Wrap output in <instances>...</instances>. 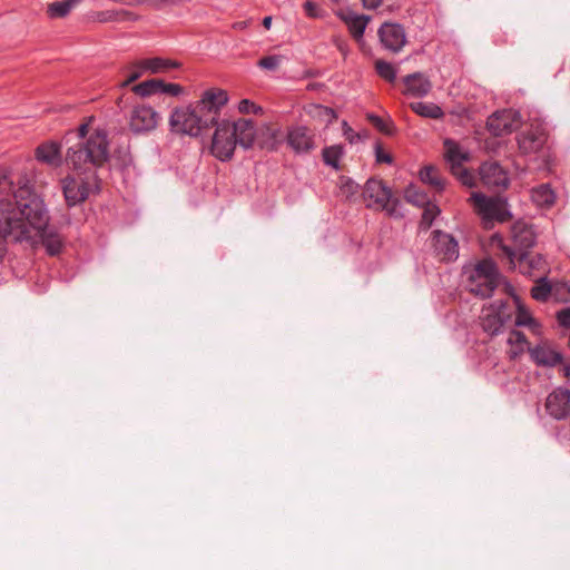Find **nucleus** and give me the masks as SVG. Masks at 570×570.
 <instances>
[{
  "instance_id": "nucleus-23",
  "label": "nucleus",
  "mask_w": 570,
  "mask_h": 570,
  "mask_svg": "<svg viewBox=\"0 0 570 570\" xmlns=\"http://www.w3.org/2000/svg\"><path fill=\"white\" fill-rule=\"evenodd\" d=\"M229 127L235 138H237V145L245 149L253 147L255 140V124L249 119H238L237 121H229Z\"/></svg>"
},
{
  "instance_id": "nucleus-3",
  "label": "nucleus",
  "mask_w": 570,
  "mask_h": 570,
  "mask_svg": "<svg viewBox=\"0 0 570 570\" xmlns=\"http://www.w3.org/2000/svg\"><path fill=\"white\" fill-rule=\"evenodd\" d=\"M511 240L512 246L507 245L498 233L490 237V247L497 257L512 271L517 268V255L529 252L537 244L534 226L523 220L515 222L511 227Z\"/></svg>"
},
{
  "instance_id": "nucleus-26",
  "label": "nucleus",
  "mask_w": 570,
  "mask_h": 570,
  "mask_svg": "<svg viewBox=\"0 0 570 570\" xmlns=\"http://www.w3.org/2000/svg\"><path fill=\"white\" fill-rule=\"evenodd\" d=\"M499 282L488 279L480 277V279H476V277L469 276L468 279V287L471 293H473L476 296H480L481 298H488L491 297L494 289L498 287Z\"/></svg>"
},
{
  "instance_id": "nucleus-42",
  "label": "nucleus",
  "mask_w": 570,
  "mask_h": 570,
  "mask_svg": "<svg viewBox=\"0 0 570 570\" xmlns=\"http://www.w3.org/2000/svg\"><path fill=\"white\" fill-rule=\"evenodd\" d=\"M375 69H376L377 75L381 78H383L384 80H386L389 82H394L395 81V79H396V69H395V67L392 63L386 62L384 60H379L375 63Z\"/></svg>"
},
{
  "instance_id": "nucleus-11",
  "label": "nucleus",
  "mask_w": 570,
  "mask_h": 570,
  "mask_svg": "<svg viewBox=\"0 0 570 570\" xmlns=\"http://www.w3.org/2000/svg\"><path fill=\"white\" fill-rule=\"evenodd\" d=\"M382 47L391 52H399L406 43V35L402 24L384 22L377 31Z\"/></svg>"
},
{
  "instance_id": "nucleus-41",
  "label": "nucleus",
  "mask_w": 570,
  "mask_h": 570,
  "mask_svg": "<svg viewBox=\"0 0 570 570\" xmlns=\"http://www.w3.org/2000/svg\"><path fill=\"white\" fill-rule=\"evenodd\" d=\"M367 119L382 134L387 136H393L395 134V127L391 120H384L374 114H368Z\"/></svg>"
},
{
  "instance_id": "nucleus-60",
  "label": "nucleus",
  "mask_w": 570,
  "mask_h": 570,
  "mask_svg": "<svg viewBox=\"0 0 570 570\" xmlns=\"http://www.w3.org/2000/svg\"><path fill=\"white\" fill-rule=\"evenodd\" d=\"M564 374L570 379V364L564 366Z\"/></svg>"
},
{
  "instance_id": "nucleus-9",
  "label": "nucleus",
  "mask_w": 570,
  "mask_h": 570,
  "mask_svg": "<svg viewBox=\"0 0 570 570\" xmlns=\"http://www.w3.org/2000/svg\"><path fill=\"white\" fill-rule=\"evenodd\" d=\"M520 122L519 112L511 109H503L493 112L487 120L488 130L495 137L511 134Z\"/></svg>"
},
{
  "instance_id": "nucleus-20",
  "label": "nucleus",
  "mask_w": 570,
  "mask_h": 570,
  "mask_svg": "<svg viewBox=\"0 0 570 570\" xmlns=\"http://www.w3.org/2000/svg\"><path fill=\"white\" fill-rule=\"evenodd\" d=\"M546 409L554 419H564L570 413V391L567 389L554 390L547 397Z\"/></svg>"
},
{
  "instance_id": "nucleus-2",
  "label": "nucleus",
  "mask_w": 570,
  "mask_h": 570,
  "mask_svg": "<svg viewBox=\"0 0 570 570\" xmlns=\"http://www.w3.org/2000/svg\"><path fill=\"white\" fill-rule=\"evenodd\" d=\"M108 135L97 129L87 139L70 146L66 153V163L77 173L86 174L101 168L109 161Z\"/></svg>"
},
{
  "instance_id": "nucleus-18",
  "label": "nucleus",
  "mask_w": 570,
  "mask_h": 570,
  "mask_svg": "<svg viewBox=\"0 0 570 570\" xmlns=\"http://www.w3.org/2000/svg\"><path fill=\"white\" fill-rule=\"evenodd\" d=\"M480 177L485 186L492 188L505 189L510 183L508 173L497 161L483 163L480 167Z\"/></svg>"
},
{
  "instance_id": "nucleus-31",
  "label": "nucleus",
  "mask_w": 570,
  "mask_h": 570,
  "mask_svg": "<svg viewBox=\"0 0 570 570\" xmlns=\"http://www.w3.org/2000/svg\"><path fill=\"white\" fill-rule=\"evenodd\" d=\"M472 277H480L492 279L499 282L500 273L497 264L492 259H483L476 264L472 273L470 274Z\"/></svg>"
},
{
  "instance_id": "nucleus-57",
  "label": "nucleus",
  "mask_w": 570,
  "mask_h": 570,
  "mask_svg": "<svg viewBox=\"0 0 570 570\" xmlns=\"http://www.w3.org/2000/svg\"><path fill=\"white\" fill-rule=\"evenodd\" d=\"M323 110H324V114L326 116H330L331 118H336V114L334 111V109L330 108V107H321Z\"/></svg>"
},
{
  "instance_id": "nucleus-30",
  "label": "nucleus",
  "mask_w": 570,
  "mask_h": 570,
  "mask_svg": "<svg viewBox=\"0 0 570 570\" xmlns=\"http://www.w3.org/2000/svg\"><path fill=\"white\" fill-rule=\"evenodd\" d=\"M348 31L356 40L361 39L364 35L370 18L364 14L350 13L343 17Z\"/></svg>"
},
{
  "instance_id": "nucleus-33",
  "label": "nucleus",
  "mask_w": 570,
  "mask_h": 570,
  "mask_svg": "<svg viewBox=\"0 0 570 570\" xmlns=\"http://www.w3.org/2000/svg\"><path fill=\"white\" fill-rule=\"evenodd\" d=\"M344 146L341 144L332 145L323 148L322 158L326 166L332 167L335 170L341 168L340 161L344 156Z\"/></svg>"
},
{
  "instance_id": "nucleus-4",
  "label": "nucleus",
  "mask_w": 570,
  "mask_h": 570,
  "mask_svg": "<svg viewBox=\"0 0 570 570\" xmlns=\"http://www.w3.org/2000/svg\"><path fill=\"white\" fill-rule=\"evenodd\" d=\"M362 195L367 208L385 210L390 217H403L400 200L392 198L390 188L382 180L370 178L364 185Z\"/></svg>"
},
{
  "instance_id": "nucleus-5",
  "label": "nucleus",
  "mask_w": 570,
  "mask_h": 570,
  "mask_svg": "<svg viewBox=\"0 0 570 570\" xmlns=\"http://www.w3.org/2000/svg\"><path fill=\"white\" fill-rule=\"evenodd\" d=\"M169 126L171 131L191 137H197L204 129L209 128L195 106L175 109L170 115Z\"/></svg>"
},
{
  "instance_id": "nucleus-6",
  "label": "nucleus",
  "mask_w": 570,
  "mask_h": 570,
  "mask_svg": "<svg viewBox=\"0 0 570 570\" xmlns=\"http://www.w3.org/2000/svg\"><path fill=\"white\" fill-rule=\"evenodd\" d=\"M228 102V94L224 89H208L204 91L202 98L195 105L196 109L200 115L204 116L206 122L212 126H216L220 109Z\"/></svg>"
},
{
  "instance_id": "nucleus-15",
  "label": "nucleus",
  "mask_w": 570,
  "mask_h": 570,
  "mask_svg": "<svg viewBox=\"0 0 570 570\" xmlns=\"http://www.w3.org/2000/svg\"><path fill=\"white\" fill-rule=\"evenodd\" d=\"M287 144L296 154H308L316 147L315 135L306 126H296L288 130Z\"/></svg>"
},
{
  "instance_id": "nucleus-14",
  "label": "nucleus",
  "mask_w": 570,
  "mask_h": 570,
  "mask_svg": "<svg viewBox=\"0 0 570 570\" xmlns=\"http://www.w3.org/2000/svg\"><path fill=\"white\" fill-rule=\"evenodd\" d=\"M518 146L523 155L539 153L547 142V132L541 126H531L518 136Z\"/></svg>"
},
{
  "instance_id": "nucleus-43",
  "label": "nucleus",
  "mask_w": 570,
  "mask_h": 570,
  "mask_svg": "<svg viewBox=\"0 0 570 570\" xmlns=\"http://www.w3.org/2000/svg\"><path fill=\"white\" fill-rule=\"evenodd\" d=\"M128 76L127 78L121 82V87H127L131 82L136 81L141 77V75L146 71L145 68L141 66V60L131 63L128 68Z\"/></svg>"
},
{
  "instance_id": "nucleus-12",
  "label": "nucleus",
  "mask_w": 570,
  "mask_h": 570,
  "mask_svg": "<svg viewBox=\"0 0 570 570\" xmlns=\"http://www.w3.org/2000/svg\"><path fill=\"white\" fill-rule=\"evenodd\" d=\"M432 248L434 255L442 262H453L459 256L456 239L439 229L432 232Z\"/></svg>"
},
{
  "instance_id": "nucleus-10",
  "label": "nucleus",
  "mask_w": 570,
  "mask_h": 570,
  "mask_svg": "<svg viewBox=\"0 0 570 570\" xmlns=\"http://www.w3.org/2000/svg\"><path fill=\"white\" fill-rule=\"evenodd\" d=\"M159 120L158 112L150 106L139 105L132 108L129 116V128L135 134L154 130Z\"/></svg>"
},
{
  "instance_id": "nucleus-8",
  "label": "nucleus",
  "mask_w": 570,
  "mask_h": 570,
  "mask_svg": "<svg viewBox=\"0 0 570 570\" xmlns=\"http://www.w3.org/2000/svg\"><path fill=\"white\" fill-rule=\"evenodd\" d=\"M507 309L508 304L502 301L491 304L489 307L484 308L481 316V326L483 331L490 335L499 334L504 324L511 317Z\"/></svg>"
},
{
  "instance_id": "nucleus-32",
  "label": "nucleus",
  "mask_w": 570,
  "mask_h": 570,
  "mask_svg": "<svg viewBox=\"0 0 570 570\" xmlns=\"http://www.w3.org/2000/svg\"><path fill=\"white\" fill-rule=\"evenodd\" d=\"M411 109L419 116L429 119H441L444 112L440 106L434 102L416 101L410 104Z\"/></svg>"
},
{
  "instance_id": "nucleus-45",
  "label": "nucleus",
  "mask_w": 570,
  "mask_h": 570,
  "mask_svg": "<svg viewBox=\"0 0 570 570\" xmlns=\"http://www.w3.org/2000/svg\"><path fill=\"white\" fill-rule=\"evenodd\" d=\"M104 17L100 18L101 21H108V20H118V21H122V20H136L137 17L132 13V12H129V11H120V12H104L102 13Z\"/></svg>"
},
{
  "instance_id": "nucleus-48",
  "label": "nucleus",
  "mask_w": 570,
  "mask_h": 570,
  "mask_svg": "<svg viewBox=\"0 0 570 570\" xmlns=\"http://www.w3.org/2000/svg\"><path fill=\"white\" fill-rule=\"evenodd\" d=\"M452 173L459 178L462 185L469 187H472L474 185L473 175L463 166H461L460 169L452 170Z\"/></svg>"
},
{
  "instance_id": "nucleus-51",
  "label": "nucleus",
  "mask_w": 570,
  "mask_h": 570,
  "mask_svg": "<svg viewBox=\"0 0 570 570\" xmlns=\"http://www.w3.org/2000/svg\"><path fill=\"white\" fill-rule=\"evenodd\" d=\"M342 128H343V136L345 137V139L350 142V144H355L361 138H362V135L360 132H355L347 124V121H343L342 124Z\"/></svg>"
},
{
  "instance_id": "nucleus-24",
  "label": "nucleus",
  "mask_w": 570,
  "mask_h": 570,
  "mask_svg": "<svg viewBox=\"0 0 570 570\" xmlns=\"http://www.w3.org/2000/svg\"><path fill=\"white\" fill-rule=\"evenodd\" d=\"M404 94L417 98L425 97L432 89V82L422 72H414L403 78Z\"/></svg>"
},
{
  "instance_id": "nucleus-35",
  "label": "nucleus",
  "mask_w": 570,
  "mask_h": 570,
  "mask_svg": "<svg viewBox=\"0 0 570 570\" xmlns=\"http://www.w3.org/2000/svg\"><path fill=\"white\" fill-rule=\"evenodd\" d=\"M420 178L423 183L433 186L436 190H443L444 180L439 170L433 166H425L420 170Z\"/></svg>"
},
{
  "instance_id": "nucleus-54",
  "label": "nucleus",
  "mask_w": 570,
  "mask_h": 570,
  "mask_svg": "<svg viewBox=\"0 0 570 570\" xmlns=\"http://www.w3.org/2000/svg\"><path fill=\"white\" fill-rule=\"evenodd\" d=\"M532 322H533V318L529 314H527L525 312H523L521 309L519 311L517 318H515V325L524 326V325H530Z\"/></svg>"
},
{
  "instance_id": "nucleus-46",
  "label": "nucleus",
  "mask_w": 570,
  "mask_h": 570,
  "mask_svg": "<svg viewBox=\"0 0 570 570\" xmlns=\"http://www.w3.org/2000/svg\"><path fill=\"white\" fill-rule=\"evenodd\" d=\"M374 154H375V160L379 164H389L391 165L393 163V157L391 154L386 153L382 144L380 141H376L374 145Z\"/></svg>"
},
{
  "instance_id": "nucleus-27",
  "label": "nucleus",
  "mask_w": 570,
  "mask_h": 570,
  "mask_svg": "<svg viewBox=\"0 0 570 570\" xmlns=\"http://www.w3.org/2000/svg\"><path fill=\"white\" fill-rule=\"evenodd\" d=\"M142 68L150 73H164L171 69L180 67V63L176 60L166 59L161 57H154L141 60Z\"/></svg>"
},
{
  "instance_id": "nucleus-19",
  "label": "nucleus",
  "mask_w": 570,
  "mask_h": 570,
  "mask_svg": "<svg viewBox=\"0 0 570 570\" xmlns=\"http://www.w3.org/2000/svg\"><path fill=\"white\" fill-rule=\"evenodd\" d=\"M66 203L69 207L85 202L89 196V186L85 180L67 176L61 180Z\"/></svg>"
},
{
  "instance_id": "nucleus-56",
  "label": "nucleus",
  "mask_w": 570,
  "mask_h": 570,
  "mask_svg": "<svg viewBox=\"0 0 570 570\" xmlns=\"http://www.w3.org/2000/svg\"><path fill=\"white\" fill-rule=\"evenodd\" d=\"M383 0H362L363 7L370 10L379 8Z\"/></svg>"
},
{
  "instance_id": "nucleus-59",
  "label": "nucleus",
  "mask_w": 570,
  "mask_h": 570,
  "mask_svg": "<svg viewBox=\"0 0 570 570\" xmlns=\"http://www.w3.org/2000/svg\"><path fill=\"white\" fill-rule=\"evenodd\" d=\"M148 0H127L128 4H142L146 3Z\"/></svg>"
},
{
  "instance_id": "nucleus-16",
  "label": "nucleus",
  "mask_w": 570,
  "mask_h": 570,
  "mask_svg": "<svg viewBox=\"0 0 570 570\" xmlns=\"http://www.w3.org/2000/svg\"><path fill=\"white\" fill-rule=\"evenodd\" d=\"M132 91L141 97L165 94L173 97L183 94L184 88L178 83H168L161 79H149L132 87Z\"/></svg>"
},
{
  "instance_id": "nucleus-38",
  "label": "nucleus",
  "mask_w": 570,
  "mask_h": 570,
  "mask_svg": "<svg viewBox=\"0 0 570 570\" xmlns=\"http://www.w3.org/2000/svg\"><path fill=\"white\" fill-rule=\"evenodd\" d=\"M422 218L419 223L420 230H429L434 222V219L440 215L441 210L438 205L429 202L423 207Z\"/></svg>"
},
{
  "instance_id": "nucleus-40",
  "label": "nucleus",
  "mask_w": 570,
  "mask_h": 570,
  "mask_svg": "<svg viewBox=\"0 0 570 570\" xmlns=\"http://www.w3.org/2000/svg\"><path fill=\"white\" fill-rule=\"evenodd\" d=\"M18 187H14V180L12 179L10 171L4 168H0V195L2 198H11L13 200V193Z\"/></svg>"
},
{
  "instance_id": "nucleus-37",
  "label": "nucleus",
  "mask_w": 570,
  "mask_h": 570,
  "mask_svg": "<svg viewBox=\"0 0 570 570\" xmlns=\"http://www.w3.org/2000/svg\"><path fill=\"white\" fill-rule=\"evenodd\" d=\"M76 4V0L56 1L48 4L47 13L50 18H65Z\"/></svg>"
},
{
  "instance_id": "nucleus-58",
  "label": "nucleus",
  "mask_w": 570,
  "mask_h": 570,
  "mask_svg": "<svg viewBox=\"0 0 570 570\" xmlns=\"http://www.w3.org/2000/svg\"><path fill=\"white\" fill-rule=\"evenodd\" d=\"M263 26L265 29H269L272 26V17L267 16L263 19Z\"/></svg>"
},
{
  "instance_id": "nucleus-36",
  "label": "nucleus",
  "mask_w": 570,
  "mask_h": 570,
  "mask_svg": "<svg viewBox=\"0 0 570 570\" xmlns=\"http://www.w3.org/2000/svg\"><path fill=\"white\" fill-rule=\"evenodd\" d=\"M551 291H552L551 284L549 283L546 275H542V276H539L538 281L531 288V296L535 301L546 302V301H548V298L551 294Z\"/></svg>"
},
{
  "instance_id": "nucleus-22",
  "label": "nucleus",
  "mask_w": 570,
  "mask_h": 570,
  "mask_svg": "<svg viewBox=\"0 0 570 570\" xmlns=\"http://www.w3.org/2000/svg\"><path fill=\"white\" fill-rule=\"evenodd\" d=\"M531 358L540 366H556L562 362V354L543 342L528 347Z\"/></svg>"
},
{
  "instance_id": "nucleus-47",
  "label": "nucleus",
  "mask_w": 570,
  "mask_h": 570,
  "mask_svg": "<svg viewBox=\"0 0 570 570\" xmlns=\"http://www.w3.org/2000/svg\"><path fill=\"white\" fill-rule=\"evenodd\" d=\"M281 63L279 56H266L258 60V67L266 70H276Z\"/></svg>"
},
{
  "instance_id": "nucleus-34",
  "label": "nucleus",
  "mask_w": 570,
  "mask_h": 570,
  "mask_svg": "<svg viewBox=\"0 0 570 570\" xmlns=\"http://www.w3.org/2000/svg\"><path fill=\"white\" fill-rule=\"evenodd\" d=\"M507 342L510 345L509 355L512 360L521 355L528 345L524 333L520 331H511Z\"/></svg>"
},
{
  "instance_id": "nucleus-13",
  "label": "nucleus",
  "mask_w": 570,
  "mask_h": 570,
  "mask_svg": "<svg viewBox=\"0 0 570 570\" xmlns=\"http://www.w3.org/2000/svg\"><path fill=\"white\" fill-rule=\"evenodd\" d=\"M471 199L484 219L504 222L510 216L509 212L504 209L503 204L497 198L474 193Z\"/></svg>"
},
{
  "instance_id": "nucleus-52",
  "label": "nucleus",
  "mask_w": 570,
  "mask_h": 570,
  "mask_svg": "<svg viewBox=\"0 0 570 570\" xmlns=\"http://www.w3.org/2000/svg\"><path fill=\"white\" fill-rule=\"evenodd\" d=\"M303 8H304V11H305L306 16L309 17V18H320V17H322L321 8L318 7L317 3H315V2H313L311 0H307L303 4Z\"/></svg>"
},
{
  "instance_id": "nucleus-50",
  "label": "nucleus",
  "mask_w": 570,
  "mask_h": 570,
  "mask_svg": "<svg viewBox=\"0 0 570 570\" xmlns=\"http://www.w3.org/2000/svg\"><path fill=\"white\" fill-rule=\"evenodd\" d=\"M267 134H268V139L266 141H263L261 144V147L265 148L267 150H276L277 145H278V140H277L278 131L267 128Z\"/></svg>"
},
{
  "instance_id": "nucleus-44",
  "label": "nucleus",
  "mask_w": 570,
  "mask_h": 570,
  "mask_svg": "<svg viewBox=\"0 0 570 570\" xmlns=\"http://www.w3.org/2000/svg\"><path fill=\"white\" fill-rule=\"evenodd\" d=\"M340 190L346 198H351L358 191V185L351 178H341Z\"/></svg>"
},
{
  "instance_id": "nucleus-39",
  "label": "nucleus",
  "mask_w": 570,
  "mask_h": 570,
  "mask_svg": "<svg viewBox=\"0 0 570 570\" xmlns=\"http://www.w3.org/2000/svg\"><path fill=\"white\" fill-rule=\"evenodd\" d=\"M404 198L407 203L414 205V206H417V207H423L424 205H426L430 200L429 196L426 193H424L423 190L419 189L416 186L414 185H410L405 191H404Z\"/></svg>"
},
{
  "instance_id": "nucleus-1",
  "label": "nucleus",
  "mask_w": 570,
  "mask_h": 570,
  "mask_svg": "<svg viewBox=\"0 0 570 570\" xmlns=\"http://www.w3.org/2000/svg\"><path fill=\"white\" fill-rule=\"evenodd\" d=\"M18 189L11 198H0V258L4 252L2 238L14 235L16 238L29 233L28 226L41 228L48 220V210L43 199L33 190L24 176L17 180Z\"/></svg>"
},
{
  "instance_id": "nucleus-55",
  "label": "nucleus",
  "mask_w": 570,
  "mask_h": 570,
  "mask_svg": "<svg viewBox=\"0 0 570 570\" xmlns=\"http://www.w3.org/2000/svg\"><path fill=\"white\" fill-rule=\"evenodd\" d=\"M88 122H85V124H81L75 131H72L71 134L77 136L79 138V141L80 140H85L88 138Z\"/></svg>"
},
{
  "instance_id": "nucleus-21",
  "label": "nucleus",
  "mask_w": 570,
  "mask_h": 570,
  "mask_svg": "<svg viewBox=\"0 0 570 570\" xmlns=\"http://www.w3.org/2000/svg\"><path fill=\"white\" fill-rule=\"evenodd\" d=\"M35 157L50 167H60L62 164L61 145L52 140L42 142L36 148Z\"/></svg>"
},
{
  "instance_id": "nucleus-49",
  "label": "nucleus",
  "mask_w": 570,
  "mask_h": 570,
  "mask_svg": "<svg viewBox=\"0 0 570 570\" xmlns=\"http://www.w3.org/2000/svg\"><path fill=\"white\" fill-rule=\"evenodd\" d=\"M238 110L240 114H261L263 111L262 107L255 105L249 99H243L238 104Z\"/></svg>"
},
{
  "instance_id": "nucleus-28",
  "label": "nucleus",
  "mask_w": 570,
  "mask_h": 570,
  "mask_svg": "<svg viewBox=\"0 0 570 570\" xmlns=\"http://www.w3.org/2000/svg\"><path fill=\"white\" fill-rule=\"evenodd\" d=\"M48 223L49 219L43 227L36 229L41 232L42 244L46 247L48 254L53 256L60 253L62 248V239L56 232L48 228Z\"/></svg>"
},
{
  "instance_id": "nucleus-25",
  "label": "nucleus",
  "mask_w": 570,
  "mask_h": 570,
  "mask_svg": "<svg viewBox=\"0 0 570 570\" xmlns=\"http://www.w3.org/2000/svg\"><path fill=\"white\" fill-rule=\"evenodd\" d=\"M530 194L533 204L541 209L552 208L557 200V194L548 183L534 186Z\"/></svg>"
},
{
  "instance_id": "nucleus-7",
  "label": "nucleus",
  "mask_w": 570,
  "mask_h": 570,
  "mask_svg": "<svg viewBox=\"0 0 570 570\" xmlns=\"http://www.w3.org/2000/svg\"><path fill=\"white\" fill-rule=\"evenodd\" d=\"M237 146V138L234 137L229 120H222L216 125L213 136L210 151L222 161L232 159L235 148Z\"/></svg>"
},
{
  "instance_id": "nucleus-29",
  "label": "nucleus",
  "mask_w": 570,
  "mask_h": 570,
  "mask_svg": "<svg viewBox=\"0 0 570 570\" xmlns=\"http://www.w3.org/2000/svg\"><path fill=\"white\" fill-rule=\"evenodd\" d=\"M444 145L446 148L445 158L451 166V170L460 169L463 163L469 159L468 154L463 153L453 140L446 139Z\"/></svg>"
},
{
  "instance_id": "nucleus-17",
  "label": "nucleus",
  "mask_w": 570,
  "mask_h": 570,
  "mask_svg": "<svg viewBox=\"0 0 570 570\" xmlns=\"http://www.w3.org/2000/svg\"><path fill=\"white\" fill-rule=\"evenodd\" d=\"M517 267L523 275L535 277L546 275L548 272V263L543 255H531L529 252L519 253L517 255Z\"/></svg>"
},
{
  "instance_id": "nucleus-53",
  "label": "nucleus",
  "mask_w": 570,
  "mask_h": 570,
  "mask_svg": "<svg viewBox=\"0 0 570 570\" xmlns=\"http://www.w3.org/2000/svg\"><path fill=\"white\" fill-rule=\"evenodd\" d=\"M557 322L560 326L564 328L570 327V307H564L557 312L556 314Z\"/></svg>"
}]
</instances>
